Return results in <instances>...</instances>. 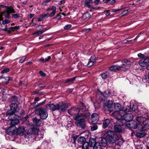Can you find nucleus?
<instances>
[{
	"label": "nucleus",
	"instance_id": "1",
	"mask_svg": "<svg viewBox=\"0 0 149 149\" xmlns=\"http://www.w3.org/2000/svg\"><path fill=\"white\" fill-rule=\"evenodd\" d=\"M115 111L112 113V115H117L119 114H124L125 113L135 111H136L137 107L133 103H131L129 106L124 107L123 110L121 109L120 104L118 103H116L115 104Z\"/></svg>",
	"mask_w": 149,
	"mask_h": 149
},
{
	"label": "nucleus",
	"instance_id": "2",
	"mask_svg": "<svg viewBox=\"0 0 149 149\" xmlns=\"http://www.w3.org/2000/svg\"><path fill=\"white\" fill-rule=\"evenodd\" d=\"M17 104L15 103H13L10 105V111L6 112V115H10L9 116V120L11 121V126H14L17 125L19 122V117L14 113L15 112L17 113L16 111L17 108Z\"/></svg>",
	"mask_w": 149,
	"mask_h": 149
},
{
	"label": "nucleus",
	"instance_id": "3",
	"mask_svg": "<svg viewBox=\"0 0 149 149\" xmlns=\"http://www.w3.org/2000/svg\"><path fill=\"white\" fill-rule=\"evenodd\" d=\"M83 116L81 113H78V114L74 115L73 118L76 120L75 124L77 126L84 128L85 126L86 121L84 119L81 118Z\"/></svg>",
	"mask_w": 149,
	"mask_h": 149
},
{
	"label": "nucleus",
	"instance_id": "4",
	"mask_svg": "<svg viewBox=\"0 0 149 149\" xmlns=\"http://www.w3.org/2000/svg\"><path fill=\"white\" fill-rule=\"evenodd\" d=\"M115 118L118 120L119 122L122 120V122H125V121L129 122L131 121L133 119V116L131 113H128L125 114H119L117 115H112Z\"/></svg>",
	"mask_w": 149,
	"mask_h": 149
},
{
	"label": "nucleus",
	"instance_id": "5",
	"mask_svg": "<svg viewBox=\"0 0 149 149\" xmlns=\"http://www.w3.org/2000/svg\"><path fill=\"white\" fill-rule=\"evenodd\" d=\"M107 140L111 143L115 142L116 141V138L113 132L111 130L106 131L104 134Z\"/></svg>",
	"mask_w": 149,
	"mask_h": 149
},
{
	"label": "nucleus",
	"instance_id": "6",
	"mask_svg": "<svg viewBox=\"0 0 149 149\" xmlns=\"http://www.w3.org/2000/svg\"><path fill=\"white\" fill-rule=\"evenodd\" d=\"M38 133V129L37 128H33L30 131L29 133V139H30L31 138V139H34L35 138H39V135L37 134Z\"/></svg>",
	"mask_w": 149,
	"mask_h": 149
},
{
	"label": "nucleus",
	"instance_id": "7",
	"mask_svg": "<svg viewBox=\"0 0 149 149\" xmlns=\"http://www.w3.org/2000/svg\"><path fill=\"white\" fill-rule=\"evenodd\" d=\"M89 143L91 147H93V149H102V146L100 143L96 142L95 139H90Z\"/></svg>",
	"mask_w": 149,
	"mask_h": 149
},
{
	"label": "nucleus",
	"instance_id": "8",
	"mask_svg": "<svg viewBox=\"0 0 149 149\" xmlns=\"http://www.w3.org/2000/svg\"><path fill=\"white\" fill-rule=\"evenodd\" d=\"M38 112V115L40 116V118L42 119H45L48 116V113L45 109L43 108H40L37 110Z\"/></svg>",
	"mask_w": 149,
	"mask_h": 149
},
{
	"label": "nucleus",
	"instance_id": "9",
	"mask_svg": "<svg viewBox=\"0 0 149 149\" xmlns=\"http://www.w3.org/2000/svg\"><path fill=\"white\" fill-rule=\"evenodd\" d=\"M122 64L120 66L121 68H124V70H126L129 68L131 65V62L127 59H125L122 61Z\"/></svg>",
	"mask_w": 149,
	"mask_h": 149
},
{
	"label": "nucleus",
	"instance_id": "10",
	"mask_svg": "<svg viewBox=\"0 0 149 149\" xmlns=\"http://www.w3.org/2000/svg\"><path fill=\"white\" fill-rule=\"evenodd\" d=\"M149 63V58L147 56L145 57L139 61V64L142 67L146 66Z\"/></svg>",
	"mask_w": 149,
	"mask_h": 149
},
{
	"label": "nucleus",
	"instance_id": "11",
	"mask_svg": "<svg viewBox=\"0 0 149 149\" xmlns=\"http://www.w3.org/2000/svg\"><path fill=\"white\" fill-rule=\"evenodd\" d=\"M48 107H49V109L52 111L58 110V109L59 108V104H58L56 105L53 104H46V107L47 108H48Z\"/></svg>",
	"mask_w": 149,
	"mask_h": 149
},
{
	"label": "nucleus",
	"instance_id": "12",
	"mask_svg": "<svg viewBox=\"0 0 149 149\" xmlns=\"http://www.w3.org/2000/svg\"><path fill=\"white\" fill-rule=\"evenodd\" d=\"M127 126L128 127H130L131 128L136 129L138 127H140V124L137 123L135 121H133L129 124H127Z\"/></svg>",
	"mask_w": 149,
	"mask_h": 149
},
{
	"label": "nucleus",
	"instance_id": "13",
	"mask_svg": "<svg viewBox=\"0 0 149 149\" xmlns=\"http://www.w3.org/2000/svg\"><path fill=\"white\" fill-rule=\"evenodd\" d=\"M122 124L119 125H116L114 127V130L115 132L120 133L121 132L122 130V126H123L125 124V122H122Z\"/></svg>",
	"mask_w": 149,
	"mask_h": 149
},
{
	"label": "nucleus",
	"instance_id": "14",
	"mask_svg": "<svg viewBox=\"0 0 149 149\" xmlns=\"http://www.w3.org/2000/svg\"><path fill=\"white\" fill-rule=\"evenodd\" d=\"M98 115L97 114L94 113L91 116V123L92 124L96 123L98 120Z\"/></svg>",
	"mask_w": 149,
	"mask_h": 149
},
{
	"label": "nucleus",
	"instance_id": "15",
	"mask_svg": "<svg viewBox=\"0 0 149 149\" xmlns=\"http://www.w3.org/2000/svg\"><path fill=\"white\" fill-rule=\"evenodd\" d=\"M82 109H79L78 108H76V107H73L69 109L68 110V113L71 115L73 114L74 112H77L78 113L81 111Z\"/></svg>",
	"mask_w": 149,
	"mask_h": 149
},
{
	"label": "nucleus",
	"instance_id": "16",
	"mask_svg": "<svg viewBox=\"0 0 149 149\" xmlns=\"http://www.w3.org/2000/svg\"><path fill=\"white\" fill-rule=\"evenodd\" d=\"M146 118L145 117L141 116L137 117L136 118V121L137 122H138V123H139V124L140 125V127L142 126L141 124H143L146 121Z\"/></svg>",
	"mask_w": 149,
	"mask_h": 149
},
{
	"label": "nucleus",
	"instance_id": "17",
	"mask_svg": "<svg viewBox=\"0 0 149 149\" xmlns=\"http://www.w3.org/2000/svg\"><path fill=\"white\" fill-rule=\"evenodd\" d=\"M143 81L144 83H149V71L146 72L143 78Z\"/></svg>",
	"mask_w": 149,
	"mask_h": 149
},
{
	"label": "nucleus",
	"instance_id": "18",
	"mask_svg": "<svg viewBox=\"0 0 149 149\" xmlns=\"http://www.w3.org/2000/svg\"><path fill=\"white\" fill-rule=\"evenodd\" d=\"M136 136L138 137L141 138L143 137L145 135V131L143 130V128H141V129L139 130H137L136 134Z\"/></svg>",
	"mask_w": 149,
	"mask_h": 149
},
{
	"label": "nucleus",
	"instance_id": "19",
	"mask_svg": "<svg viewBox=\"0 0 149 149\" xmlns=\"http://www.w3.org/2000/svg\"><path fill=\"white\" fill-rule=\"evenodd\" d=\"M59 106L58 110L60 109L61 112H64L68 108V105L67 104L63 103L61 104H59Z\"/></svg>",
	"mask_w": 149,
	"mask_h": 149
},
{
	"label": "nucleus",
	"instance_id": "20",
	"mask_svg": "<svg viewBox=\"0 0 149 149\" xmlns=\"http://www.w3.org/2000/svg\"><path fill=\"white\" fill-rule=\"evenodd\" d=\"M95 56L93 55L92 56L87 64V66L88 67H90L92 66L94 62L95 61Z\"/></svg>",
	"mask_w": 149,
	"mask_h": 149
},
{
	"label": "nucleus",
	"instance_id": "21",
	"mask_svg": "<svg viewBox=\"0 0 149 149\" xmlns=\"http://www.w3.org/2000/svg\"><path fill=\"white\" fill-rule=\"evenodd\" d=\"M93 3V1L92 0H86L84 3V6L91 9H94V8L90 4V3Z\"/></svg>",
	"mask_w": 149,
	"mask_h": 149
},
{
	"label": "nucleus",
	"instance_id": "22",
	"mask_svg": "<svg viewBox=\"0 0 149 149\" xmlns=\"http://www.w3.org/2000/svg\"><path fill=\"white\" fill-rule=\"evenodd\" d=\"M25 131V128L23 126H20L18 127L17 130V133L19 135H22L23 134Z\"/></svg>",
	"mask_w": 149,
	"mask_h": 149
},
{
	"label": "nucleus",
	"instance_id": "23",
	"mask_svg": "<svg viewBox=\"0 0 149 149\" xmlns=\"http://www.w3.org/2000/svg\"><path fill=\"white\" fill-rule=\"evenodd\" d=\"M110 70L112 71H116L118 70H121V67L118 65H113L109 68Z\"/></svg>",
	"mask_w": 149,
	"mask_h": 149
},
{
	"label": "nucleus",
	"instance_id": "24",
	"mask_svg": "<svg viewBox=\"0 0 149 149\" xmlns=\"http://www.w3.org/2000/svg\"><path fill=\"white\" fill-rule=\"evenodd\" d=\"M91 17L90 13L88 12L85 13L82 15V19L85 21H87Z\"/></svg>",
	"mask_w": 149,
	"mask_h": 149
},
{
	"label": "nucleus",
	"instance_id": "25",
	"mask_svg": "<svg viewBox=\"0 0 149 149\" xmlns=\"http://www.w3.org/2000/svg\"><path fill=\"white\" fill-rule=\"evenodd\" d=\"M10 13L6 10V11H4L3 13H1V14H0V17L2 19L1 20H2L3 19L2 17V16L4 15L6 17L9 18L10 17Z\"/></svg>",
	"mask_w": 149,
	"mask_h": 149
},
{
	"label": "nucleus",
	"instance_id": "26",
	"mask_svg": "<svg viewBox=\"0 0 149 149\" xmlns=\"http://www.w3.org/2000/svg\"><path fill=\"white\" fill-rule=\"evenodd\" d=\"M33 123L36 126H39L41 124V121L40 119H38L36 117L34 118L33 119Z\"/></svg>",
	"mask_w": 149,
	"mask_h": 149
},
{
	"label": "nucleus",
	"instance_id": "27",
	"mask_svg": "<svg viewBox=\"0 0 149 149\" xmlns=\"http://www.w3.org/2000/svg\"><path fill=\"white\" fill-rule=\"evenodd\" d=\"M113 105V102L111 100H108L104 104V106L108 108H111Z\"/></svg>",
	"mask_w": 149,
	"mask_h": 149
},
{
	"label": "nucleus",
	"instance_id": "28",
	"mask_svg": "<svg viewBox=\"0 0 149 149\" xmlns=\"http://www.w3.org/2000/svg\"><path fill=\"white\" fill-rule=\"evenodd\" d=\"M110 123V121L109 119H106L104 120L103 122V128L104 129L106 128Z\"/></svg>",
	"mask_w": 149,
	"mask_h": 149
},
{
	"label": "nucleus",
	"instance_id": "29",
	"mask_svg": "<svg viewBox=\"0 0 149 149\" xmlns=\"http://www.w3.org/2000/svg\"><path fill=\"white\" fill-rule=\"evenodd\" d=\"M101 75L102 78L104 79L109 78L110 76L109 73L108 72L103 73Z\"/></svg>",
	"mask_w": 149,
	"mask_h": 149
},
{
	"label": "nucleus",
	"instance_id": "30",
	"mask_svg": "<svg viewBox=\"0 0 149 149\" xmlns=\"http://www.w3.org/2000/svg\"><path fill=\"white\" fill-rule=\"evenodd\" d=\"M101 94L105 97H108L110 95V91L109 90H107L104 91L103 93L101 92Z\"/></svg>",
	"mask_w": 149,
	"mask_h": 149
},
{
	"label": "nucleus",
	"instance_id": "31",
	"mask_svg": "<svg viewBox=\"0 0 149 149\" xmlns=\"http://www.w3.org/2000/svg\"><path fill=\"white\" fill-rule=\"evenodd\" d=\"M78 142L80 143L83 144L86 142L85 138L84 137H80L78 139Z\"/></svg>",
	"mask_w": 149,
	"mask_h": 149
},
{
	"label": "nucleus",
	"instance_id": "32",
	"mask_svg": "<svg viewBox=\"0 0 149 149\" xmlns=\"http://www.w3.org/2000/svg\"><path fill=\"white\" fill-rule=\"evenodd\" d=\"M89 146V143L86 142L82 144L81 146V148L82 149H88Z\"/></svg>",
	"mask_w": 149,
	"mask_h": 149
},
{
	"label": "nucleus",
	"instance_id": "33",
	"mask_svg": "<svg viewBox=\"0 0 149 149\" xmlns=\"http://www.w3.org/2000/svg\"><path fill=\"white\" fill-rule=\"evenodd\" d=\"M106 139L104 138H102L100 141L102 146L104 147L106 146L107 145V141Z\"/></svg>",
	"mask_w": 149,
	"mask_h": 149
},
{
	"label": "nucleus",
	"instance_id": "34",
	"mask_svg": "<svg viewBox=\"0 0 149 149\" xmlns=\"http://www.w3.org/2000/svg\"><path fill=\"white\" fill-rule=\"evenodd\" d=\"M116 141L117 144L119 145H121L124 142L121 137H120L119 139H118L117 140H116Z\"/></svg>",
	"mask_w": 149,
	"mask_h": 149
},
{
	"label": "nucleus",
	"instance_id": "35",
	"mask_svg": "<svg viewBox=\"0 0 149 149\" xmlns=\"http://www.w3.org/2000/svg\"><path fill=\"white\" fill-rule=\"evenodd\" d=\"M9 13H15V11L12 6H10L6 10Z\"/></svg>",
	"mask_w": 149,
	"mask_h": 149
},
{
	"label": "nucleus",
	"instance_id": "36",
	"mask_svg": "<svg viewBox=\"0 0 149 149\" xmlns=\"http://www.w3.org/2000/svg\"><path fill=\"white\" fill-rule=\"evenodd\" d=\"M141 128H143V130L145 131V130L147 131L148 130H149V124H146L144 125L143 127H141Z\"/></svg>",
	"mask_w": 149,
	"mask_h": 149
},
{
	"label": "nucleus",
	"instance_id": "37",
	"mask_svg": "<svg viewBox=\"0 0 149 149\" xmlns=\"http://www.w3.org/2000/svg\"><path fill=\"white\" fill-rule=\"evenodd\" d=\"M82 114L83 115V116L82 117V118H88L90 117V114L89 113V112H87L84 114V115Z\"/></svg>",
	"mask_w": 149,
	"mask_h": 149
},
{
	"label": "nucleus",
	"instance_id": "38",
	"mask_svg": "<svg viewBox=\"0 0 149 149\" xmlns=\"http://www.w3.org/2000/svg\"><path fill=\"white\" fill-rule=\"evenodd\" d=\"M19 26H15L14 27L10 28L9 29L10 31H13L15 30H17L19 29Z\"/></svg>",
	"mask_w": 149,
	"mask_h": 149
},
{
	"label": "nucleus",
	"instance_id": "39",
	"mask_svg": "<svg viewBox=\"0 0 149 149\" xmlns=\"http://www.w3.org/2000/svg\"><path fill=\"white\" fill-rule=\"evenodd\" d=\"M45 31V30L42 29L40 31H38L37 32H35L34 34H36L37 35H40L42 34Z\"/></svg>",
	"mask_w": 149,
	"mask_h": 149
},
{
	"label": "nucleus",
	"instance_id": "40",
	"mask_svg": "<svg viewBox=\"0 0 149 149\" xmlns=\"http://www.w3.org/2000/svg\"><path fill=\"white\" fill-rule=\"evenodd\" d=\"M129 9H127V10H125L123 11L121 13V15L122 16H124L127 14L128 12L130 11Z\"/></svg>",
	"mask_w": 149,
	"mask_h": 149
},
{
	"label": "nucleus",
	"instance_id": "41",
	"mask_svg": "<svg viewBox=\"0 0 149 149\" xmlns=\"http://www.w3.org/2000/svg\"><path fill=\"white\" fill-rule=\"evenodd\" d=\"M75 79V77H73L72 78L67 79L66 80V82H71L74 81Z\"/></svg>",
	"mask_w": 149,
	"mask_h": 149
},
{
	"label": "nucleus",
	"instance_id": "42",
	"mask_svg": "<svg viewBox=\"0 0 149 149\" xmlns=\"http://www.w3.org/2000/svg\"><path fill=\"white\" fill-rule=\"evenodd\" d=\"M97 126L96 125H94L91 127V130L92 131H94L97 129Z\"/></svg>",
	"mask_w": 149,
	"mask_h": 149
},
{
	"label": "nucleus",
	"instance_id": "43",
	"mask_svg": "<svg viewBox=\"0 0 149 149\" xmlns=\"http://www.w3.org/2000/svg\"><path fill=\"white\" fill-rule=\"evenodd\" d=\"M9 71V69L8 68H6L4 69L3 70L1 71V73L2 74L8 72Z\"/></svg>",
	"mask_w": 149,
	"mask_h": 149
},
{
	"label": "nucleus",
	"instance_id": "44",
	"mask_svg": "<svg viewBox=\"0 0 149 149\" xmlns=\"http://www.w3.org/2000/svg\"><path fill=\"white\" fill-rule=\"evenodd\" d=\"M13 17L14 19L18 18L19 17V14H12Z\"/></svg>",
	"mask_w": 149,
	"mask_h": 149
},
{
	"label": "nucleus",
	"instance_id": "45",
	"mask_svg": "<svg viewBox=\"0 0 149 149\" xmlns=\"http://www.w3.org/2000/svg\"><path fill=\"white\" fill-rule=\"evenodd\" d=\"M26 58V57L25 56H23V57L22 58H21V59H19V62L20 63H23L25 60V59Z\"/></svg>",
	"mask_w": 149,
	"mask_h": 149
},
{
	"label": "nucleus",
	"instance_id": "46",
	"mask_svg": "<svg viewBox=\"0 0 149 149\" xmlns=\"http://www.w3.org/2000/svg\"><path fill=\"white\" fill-rule=\"evenodd\" d=\"M71 25L69 24L66 25L65 26H64V28L65 30H67L69 29L70 28H71Z\"/></svg>",
	"mask_w": 149,
	"mask_h": 149
},
{
	"label": "nucleus",
	"instance_id": "47",
	"mask_svg": "<svg viewBox=\"0 0 149 149\" xmlns=\"http://www.w3.org/2000/svg\"><path fill=\"white\" fill-rule=\"evenodd\" d=\"M140 58H143L145 57L144 56V55L143 54H142L141 53H139L137 55Z\"/></svg>",
	"mask_w": 149,
	"mask_h": 149
},
{
	"label": "nucleus",
	"instance_id": "48",
	"mask_svg": "<svg viewBox=\"0 0 149 149\" xmlns=\"http://www.w3.org/2000/svg\"><path fill=\"white\" fill-rule=\"evenodd\" d=\"M10 22V21L7 20H3L2 21L3 23V24H8Z\"/></svg>",
	"mask_w": 149,
	"mask_h": 149
},
{
	"label": "nucleus",
	"instance_id": "49",
	"mask_svg": "<svg viewBox=\"0 0 149 149\" xmlns=\"http://www.w3.org/2000/svg\"><path fill=\"white\" fill-rule=\"evenodd\" d=\"M39 73L42 77H45V74L42 71H39Z\"/></svg>",
	"mask_w": 149,
	"mask_h": 149
},
{
	"label": "nucleus",
	"instance_id": "50",
	"mask_svg": "<svg viewBox=\"0 0 149 149\" xmlns=\"http://www.w3.org/2000/svg\"><path fill=\"white\" fill-rule=\"evenodd\" d=\"M45 100H45L44 101H43L42 102L39 103V104H37V107H39V106L45 103Z\"/></svg>",
	"mask_w": 149,
	"mask_h": 149
},
{
	"label": "nucleus",
	"instance_id": "51",
	"mask_svg": "<svg viewBox=\"0 0 149 149\" xmlns=\"http://www.w3.org/2000/svg\"><path fill=\"white\" fill-rule=\"evenodd\" d=\"M11 128V127H9L8 129L6 131V133L8 134H11V132L10 131V129Z\"/></svg>",
	"mask_w": 149,
	"mask_h": 149
},
{
	"label": "nucleus",
	"instance_id": "52",
	"mask_svg": "<svg viewBox=\"0 0 149 149\" xmlns=\"http://www.w3.org/2000/svg\"><path fill=\"white\" fill-rule=\"evenodd\" d=\"M51 58V57L49 56L47 58H46L45 59V62L48 61L49 60H50Z\"/></svg>",
	"mask_w": 149,
	"mask_h": 149
},
{
	"label": "nucleus",
	"instance_id": "53",
	"mask_svg": "<svg viewBox=\"0 0 149 149\" xmlns=\"http://www.w3.org/2000/svg\"><path fill=\"white\" fill-rule=\"evenodd\" d=\"M28 118V115L26 116L25 117H24L22 119V121L24 122L26 121Z\"/></svg>",
	"mask_w": 149,
	"mask_h": 149
},
{
	"label": "nucleus",
	"instance_id": "54",
	"mask_svg": "<svg viewBox=\"0 0 149 149\" xmlns=\"http://www.w3.org/2000/svg\"><path fill=\"white\" fill-rule=\"evenodd\" d=\"M100 2V0H95L94 1V3L95 5H97L99 4Z\"/></svg>",
	"mask_w": 149,
	"mask_h": 149
},
{
	"label": "nucleus",
	"instance_id": "55",
	"mask_svg": "<svg viewBox=\"0 0 149 149\" xmlns=\"http://www.w3.org/2000/svg\"><path fill=\"white\" fill-rule=\"evenodd\" d=\"M65 3V0H62L61 1H60L58 3V4L59 5H61L62 4H63Z\"/></svg>",
	"mask_w": 149,
	"mask_h": 149
},
{
	"label": "nucleus",
	"instance_id": "56",
	"mask_svg": "<svg viewBox=\"0 0 149 149\" xmlns=\"http://www.w3.org/2000/svg\"><path fill=\"white\" fill-rule=\"evenodd\" d=\"M94 105L95 109L98 108V107L99 106V104H98L97 102L94 103Z\"/></svg>",
	"mask_w": 149,
	"mask_h": 149
},
{
	"label": "nucleus",
	"instance_id": "57",
	"mask_svg": "<svg viewBox=\"0 0 149 149\" xmlns=\"http://www.w3.org/2000/svg\"><path fill=\"white\" fill-rule=\"evenodd\" d=\"M61 16L59 15L58 14L56 16V17L57 18V19L59 20L61 19Z\"/></svg>",
	"mask_w": 149,
	"mask_h": 149
},
{
	"label": "nucleus",
	"instance_id": "58",
	"mask_svg": "<svg viewBox=\"0 0 149 149\" xmlns=\"http://www.w3.org/2000/svg\"><path fill=\"white\" fill-rule=\"evenodd\" d=\"M51 10L53 11L56 12V7L54 6H53Z\"/></svg>",
	"mask_w": 149,
	"mask_h": 149
},
{
	"label": "nucleus",
	"instance_id": "59",
	"mask_svg": "<svg viewBox=\"0 0 149 149\" xmlns=\"http://www.w3.org/2000/svg\"><path fill=\"white\" fill-rule=\"evenodd\" d=\"M56 13V12L52 11V12L50 14V16H54Z\"/></svg>",
	"mask_w": 149,
	"mask_h": 149
},
{
	"label": "nucleus",
	"instance_id": "60",
	"mask_svg": "<svg viewBox=\"0 0 149 149\" xmlns=\"http://www.w3.org/2000/svg\"><path fill=\"white\" fill-rule=\"evenodd\" d=\"M91 29L90 28L85 29L84 30V31L86 32H88L89 31H91Z\"/></svg>",
	"mask_w": 149,
	"mask_h": 149
},
{
	"label": "nucleus",
	"instance_id": "61",
	"mask_svg": "<svg viewBox=\"0 0 149 149\" xmlns=\"http://www.w3.org/2000/svg\"><path fill=\"white\" fill-rule=\"evenodd\" d=\"M39 61H41L43 63L45 62V59L44 58H40L39 60Z\"/></svg>",
	"mask_w": 149,
	"mask_h": 149
},
{
	"label": "nucleus",
	"instance_id": "62",
	"mask_svg": "<svg viewBox=\"0 0 149 149\" xmlns=\"http://www.w3.org/2000/svg\"><path fill=\"white\" fill-rule=\"evenodd\" d=\"M48 15V13L46 14H45L44 15H42V16L43 17V18L45 17H47V15Z\"/></svg>",
	"mask_w": 149,
	"mask_h": 149
},
{
	"label": "nucleus",
	"instance_id": "63",
	"mask_svg": "<svg viewBox=\"0 0 149 149\" xmlns=\"http://www.w3.org/2000/svg\"><path fill=\"white\" fill-rule=\"evenodd\" d=\"M43 19V17H42V16H41V17H39L38 19V21H39V22H40V21H41L42 19Z\"/></svg>",
	"mask_w": 149,
	"mask_h": 149
},
{
	"label": "nucleus",
	"instance_id": "64",
	"mask_svg": "<svg viewBox=\"0 0 149 149\" xmlns=\"http://www.w3.org/2000/svg\"><path fill=\"white\" fill-rule=\"evenodd\" d=\"M116 2V1L115 0H113L111 1L110 2L111 4L112 5L113 4Z\"/></svg>",
	"mask_w": 149,
	"mask_h": 149
}]
</instances>
